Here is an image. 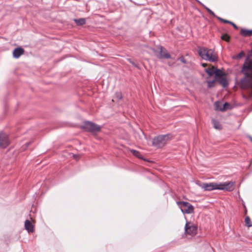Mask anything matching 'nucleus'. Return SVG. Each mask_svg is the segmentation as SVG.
Segmentation results:
<instances>
[{
    "label": "nucleus",
    "mask_w": 252,
    "mask_h": 252,
    "mask_svg": "<svg viewBox=\"0 0 252 252\" xmlns=\"http://www.w3.org/2000/svg\"><path fill=\"white\" fill-rule=\"evenodd\" d=\"M115 98L118 100H120L122 98V95L120 92H116L115 94Z\"/></svg>",
    "instance_id": "393cba45"
},
{
    "label": "nucleus",
    "mask_w": 252,
    "mask_h": 252,
    "mask_svg": "<svg viewBox=\"0 0 252 252\" xmlns=\"http://www.w3.org/2000/svg\"><path fill=\"white\" fill-rule=\"evenodd\" d=\"M177 204L183 214H191L193 213L194 207L189 203L185 201H178Z\"/></svg>",
    "instance_id": "423d86ee"
},
{
    "label": "nucleus",
    "mask_w": 252,
    "mask_h": 252,
    "mask_svg": "<svg viewBox=\"0 0 252 252\" xmlns=\"http://www.w3.org/2000/svg\"><path fill=\"white\" fill-rule=\"evenodd\" d=\"M154 53L157 58L160 59H170V55L168 53L167 50L161 46H157L155 49H153Z\"/></svg>",
    "instance_id": "39448f33"
},
{
    "label": "nucleus",
    "mask_w": 252,
    "mask_h": 252,
    "mask_svg": "<svg viewBox=\"0 0 252 252\" xmlns=\"http://www.w3.org/2000/svg\"><path fill=\"white\" fill-rule=\"evenodd\" d=\"M240 34L243 36H250L252 34V30L242 29Z\"/></svg>",
    "instance_id": "4468645a"
},
{
    "label": "nucleus",
    "mask_w": 252,
    "mask_h": 252,
    "mask_svg": "<svg viewBox=\"0 0 252 252\" xmlns=\"http://www.w3.org/2000/svg\"><path fill=\"white\" fill-rule=\"evenodd\" d=\"M215 68L214 67H212V68H208L205 69V71L207 74L211 76L215 74Z\"/></svg>",
    "instance_id": "a211bd4d"
},
{
    "label": "nucleus",
    "mask_w": 252,
    "mask_h": 252,
    "mask_svg": "<svg viewBox=\"0 0 252 252\" xmlns=\"http://www.w3.org/2000/svg\"><path fill=\"white\" fill-rule=\"evenodd\" d=\"M74 21L77 26H82L86 23V19L85 18L74 19Z\"/></svg>",
    "instance_id": "dca6fc26"
},
{
    "label": "nucleus",
    "mask_w": 252,
    "mask_h": 252,
    "mask_svg": "<svg viewBox=\"0 0 252 252\" xmlns=\"http://www.w3.org/2000/svg\"><path fill=\"white\" fill-rule=\"evenodd\" d=\"M212 123L213 124L214 127L216 129H220L221 128V125H220V123L216 120L213 119L212 120Z\"/></svg>",
    "instance_id": "6ab92c4d"
},
{
    "label": "nucleus",
    "mask_w": 252,
    "mask_h": 252,
    "mask_svg": "<svg viewBox=\"0 0 252 252\" xmlns=\"http://www.w3.org/2000/svg\"><path fill=\"white\" fill-rule=\"evenodd\" d=\"M82 127L86 131L93 133H95L101 130V126H100L90 121L85 122Z\"/></svg>",
    "instance_id": "0eeeda50"
},
{
    "label": "nucleus",
    "mask_w": 252,
    "mask_h": 252,
    "mask_svg": "<svg viewBox=\"0 0 252 252\" xmlns=\"http://www.w3.org/2000/svg\"><path fill=\"white\" fill-rule=\"evenodd\" d=\"M215 78H219L223 77L225 75V73H223L221 70L219 69H215Z\"/></svg>",
    "instance_id": "2eb2a0df"
},
{
    "label": "nucleus",
    "mask_w": 252,
    "mask_h": 252,
    "mask_svg": "<svg viewBox=\"0 0 252 252\" xmlns=\"http://www.w3.org/2000/svg\"><path fill=\"white\" fill-rule=\"evenodd\" d=\"M179 60L183 63H186V61L185 59V58L183 57H181L179 58Z\"/></svg>",
    "instance_id": "bb28decb"
},
{
    "label": "nucleus",
    "mask_w": 252,
    "mask_h": 252,
    "mask_svg": "<svg viewBox=\"0 0 252 252\" xmlns=\"http://www.w3.org/2000/svg\"><path fill=\"white\" fill-rule=\"evenodd\" d=\"M24 53V50L22 48H15L13 52V56L15 58H18Z\"/></svg>",
    "instance_id": "9d476101"
},
{
    "label": "nucleus",
    "mask_w": 252,
    "mask_h": 252,
    "mask_svg": "<svg viewBox=\"0 0 252 252\" xmlns=\"http://www.w3.org/2000/svg\"><path fill=\"white\" fill-rule=\"evenodd\" d=\"M235 29H238V27L233 23H232V25H231Z\"/></svg>",
    "instance_id": "c85d7f7f"
},
{
    "label": "nucleus",
    "mask_w": 252,
    "mask_h": 252,
    "mask_svg": "<svg viewBox=\"0 0 252 252\" xmlns=\"http://www.w3.org/2000/svg\"><path fill=\"white\" fill-rule=\"evenodd\" d=\"M217 82L223 88H226L228 85V81L225 77H222L219 78H216Z\"/></svg>",
    "instance_id": "f8f14e48"
},
{
    "label": "nucleus",
    "mask_w": 252,
    "mask_h": 252,
    "mask_svg": "<svg viewBox=\"0 0 252 252\" xmlns=\"http://www.w3.org/2000/svg\"><path fill=\"white\" fill-rule=\"evenodd\" d=\"M242 72L245 77L241 79L240 86L242 89H251L252 97V60H249L244 64Z\"/></svg>",
    "instance_id": "f257e3e1"
},
{
    "label": "nucleus",
    "mask_w": 252,
    "mask_h": 252,
    "mask_svg": "<svg viewBox=\"0 0 252 252\" xmlns=\"http://www.w3.org/2000/svg\"><path fill=\"white\" fill-rule=\"evenodd\" d=\"M216 81H217V80H216V78L212 81H207V82L208 83V87L212 88V87H214Z\"/></svg>",
    "instance_id": "4be33fe9"
},
{
    "label": "nucleus",
    "mask_w": 252,
    "mask_h": 252,
    "mask_svg": "<svg viewBox=\"0 0 252 252\" xmlns=\"http://www.w3.org/2000/svg\"><path fill=\"white\" fill-rule=\"evenodd\" d=\"M185 233L187 234L194 236L197 232V227L192 222L187 221L185 226Z\"/></svg>",
    "instance_id": "6e6552de"
},
{
    "label": "nucleus",
    "mask_w": 252,
    "mask_h": 252,
    "mask_svg": "<svg viewBox=\"0 0 252 252\" xmlns=\"http://www.w3.org/2000/svg\"><path fill=\"white\" fill-rule=\"evenodd\" d=\"M232 23H233V22H231V21H228V22H227V24H230V25H232Z\"/></svg>",
    "instance_id": "7c9ffc66"
},
{
    "label": "nucleus",
    "mask_w": 252,
    "mask_h": 252,
    "mask_svg": "<svg viewBox=\"0 0 252 252\" xmlns=\"http://www.w3.org/2000/svg\"><path fill=\"white\" fill-rule=\"evenodd\" d=\"M130 151L133 154V155H134V156H135L139 158H142V157L139 151L133 150V149L130 150Z\"/></svg>",
    "instance_id": "aec40b11"
},
{
    "label": "nucleus",
    "mask_w": 252,
    "mask_h": 252,
    "mask_svg": "<svg viewBox=\"0 0 252 252\" xmlns=\"http://www.w3.org/2000/svg\"><path fill=\"white\" fill-rule=\"evenodd\" d=\"M220 104V102L217 101V102H215V108L216 110L219 109L220 111H224V110H226L227 109H228L230 106V104L228 103L225 102L223 104L222 108H219V107Z\"/></svg>",
    "instance_id": "ddd939ff"
},
{
    "label": "nucleus",
    "mask_w": 252,
    "mask_h": 252,
    "mask_svg": "<svg viewBox=\"0 0 252 252\" xmlns=\"http://www.w3.org/2000/svg\"><path fill=\"white\" fill-rule=\"evenodd\" d=\"M217 18L218 20H219L220 21H221V22H223V23H227V22H228V20H225V19H222V18H220V17H217Z\"/></svg>",
    "instance_id": "a878e982"
},
{
    "label": "nucleus",
    "mask_w": 252,
    "mask_h": 252,
    "mask_svg": "<svg viewBox=\"0 0 252 252\" xmlns=\"http://www.w3.org/2000/svg\"><path fill=\"white\" fill-rule=\"evenodd\" d=\"M128 60L132 65L138 67V66L134 62H132L130 59H128Z\"/></svg>",
    "instance_id": "cd10ccee"
},
{
    "label": "nucleus",
    "mask_w": 252,
    "mask_h": 252,
    "mask_svg": "<svg viewBox=\"0 0 252 252\" xmlns=\"http://www.w3.org/2000/svg\"><path fill=\"white\" fill-rule=\"evenodd\" d=\"M198 185L206 191H211L215 189H219L231 191L234 189L235 182L231 181L219 183H202L199 184Z\"/></svg>",
    "instance_id": "f03ea898"
},
{
    "label": "nucleus",
    "mask_w": 252,
    "mask_h": 252,
    "mask_svg": "<svg viewBox=\"0 0 252 252\" xmlns=\"http://www.w3.org/2000/svg\"><path fill=\"white\" fill-rule=\"evenodd\" d=\"M25 228L28 232H33L34 231V226L29 220L25 221Z\"/></svg>",
    "instance_id": "9b49d317"
},
{
    "label": "nucleus",
    "mask_w": 252,
    "mask_h": 252,
    "mask_svg": "<svg viewBox=\"0 0 252 252\" xmlns=\"http://www.w3.org/2000/svg\"><path fill=\"white\" fill-rule=\"evenodd\" d=\"M170 134L161 135L155 137L152 142L153 145L157 148L164 146L167 141L171 139Z\"/></svg>",
    "instance_id": "20e7f679"
},
{
    "label": "nucleus",
    "mask_w": 252,
    "mask_h": 252,
    "mask_svg": "<svg viewBox=\"0 0 252 252\" xmlns=\"http://www.w3.org/2000/svg\"><path fill=\"white\" fill-rule=\"evenodd\" d=\"M252 163V160L251 161V164Z\"/></svg>",
    "instance_id": "2f4dec72"
},
{
    "label": "nucleus",
    "mask_w": 252,
    "mask_h": 252,
    "mask_svg": "<svg viewBox=\"0 0 252 252\" xmlns=\"http://www.w3.org/2000/svg\"><path fill=\"white\" fill-rule=\"evenodd\" d=\"M198 53L203 60L214 62L217 60V58L214 55V51L206 47H199Z\"/></svg>",
    "instance_id": "7ed1b4c3"
},
{
    "label": "nucleus",
    "mask_w": 252,
    "mask_h": 252,
    "mask_svg": "<svg viewBox=\"0 0 252 252\" xmlns=\"http://www.w3.org/2000/svg\"><path fill=\"white\" fill-rule=\"evenodd\" d=\"M245 222L247 226L249 227L252 226V224L251 222V219L249 217L247 216L245 218Z\"/></svg>",
    "instance_id": "412c9836"
},
{
    "label": "nucleus",
    "mask_w": 252,
    "mask_h": 252,
    "mask_svg": "<svg viewBox=\"0 0 252 252\" xmlns=\"http://www.w3.org/2000/svg\"><path fill=\"white\" fill-rule=\"evenodd\" d=\"M229 38H230V37L227 34H223L221 36V39L222 40H225V41H226L227 42H228L229 41Z\"/></svg>",
    "instance_id": "5701e85b"
},
{
    "label": "nucleus",
    "mask_w": 252,
    "mask_h": 252,
    "mask_svg": "<svg viewBox=\"0 0 252 252\" xmlns=\"http://www.w3.org/2000/svg\"><path fill=\"white\" fill-rule=\"evenodd\" d=\"M9 144L8 135L2 132H0V147L6 148Z\"/></svg>",
    "instance_id": "1a4fd4ad"
},
{
    "label": "nucleus",
    "mask_w": 252,
    "mask_h": 252,
    "mask_svg": "<svg viewBox=\"0 0 252 252\" xmlns=\"http://www.w3.org/2000/svg\"><path fill=\"white\" fill-rule=\"evenodd\" d=\"M244 56H245V53H244V52L241 51L239 54H238L237 55H236L235 57H233V59H240L242 57H244Z\"/></svg>",
    "instance_id": "b1692460"
},
{
    "label": "nucleus",
    "mask_w": 252,
    "mask_h": 252,
    "mask_svg": "<svg viewBox=\"0 0 252 252\" xmlns=\"http://www.w3.org/2000/svg\"><path fill=\"white\" fill-rule=\"evenodd\" d=\"M200 4H201V5H202L206 9V10L210 14L212 15V16H213L214 17H216L217 18V16L215 15V14L214 13V12L212 11L210 9H209L208 7H206L205 5H204L203 3H202L200 1L198 0H196Z\"/></svg>",
    "instance_id": "f3484780"
},
{
    "label": "nucleus",
    "mask_w": 252,
    "mask_h": 252,
    "mask_svg": "<svg viewBox=\"0 0 252 252\" xmlns=\"http://www.w3.org/2000/svg\"><path fill=\"white\" fill-rule=\"evenodd\" d=\"M248 138L251 140V141H252V137L251 136H248Z\"/></svg>",
    "instance_id": "c756f323"
}]
</instances>
